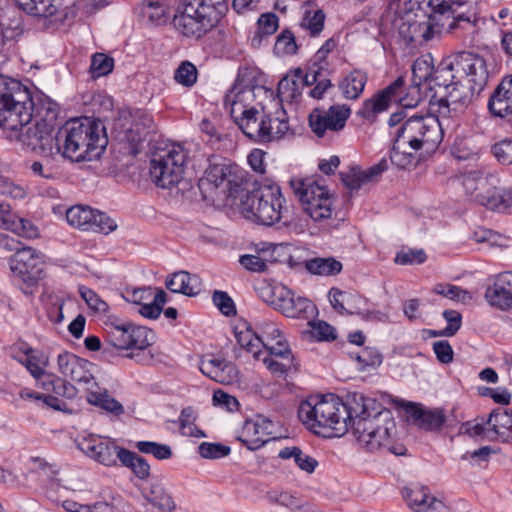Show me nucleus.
Wrapping results in <instances>:
<instances>
[{"label": "nucleus", "mask_w": 512, "mask_h": 512, "mask_svg": "<svg viewBox=\"0 0 512 512\" xmlns=\"http://www.w3.org/2000/svg\"><path fill=\"white\" fill-rule=\"evenodd\" d=\"M53 119L55 115L49 121L31 124L32 101L28 90L19 81L0 75V127L7 138L20 141L44 157L58 154Z\"/></svg>", "instance_id": "1"}, {"label": "nucleus", "mask_w": 512, "mask_h": 512, "mask_svg": "<svg viewBox=\"0 0 512 512\" xmlns=\"http://www.w3.org/2000/svg\"><path fill=\"white\" fill-rule=\"evenodd\" d=\"M59 153L74 162L98 159L106 149L108 138L99 120L72 119L56 133Z\"/></svg>", "instance_id": "2"}, {"label": "nucleus", "mask_w": 512, "mask_h": 512, "mask_svg": "<svg viewBox=\"0 0 512 512\" xmlns=\"http://www.w3.org/2000/svg\"><path fill=\"white\" fill-rule=\"evenodd\" d=\"M300 421L316 434L341 436L348 431V416L344 402L334 394L311 397L298 408Z\"/></svg>", "instance_id": "3"}, {"label": "nucleus", "mask_w": 512, "mask_h": 512, "mask_svg": "<svg viewBox=\"0 0 512 512\" xmlns=\"http://www.w3.org/2000/svg\"><path fill=\"white\" fill-rule=\"evenodd\" d=\"M228 0H181L173 18L174 27L187 37L200 38L211 30L228 10Z\"/></svg>", "instance_id": "4"}, {"label": "nucleus", "mask_w": 512, "mask_h": 512, "mask_svg": "<svg viewBox=\"0 0 512 512\" xmlns=\"http://www.w3.org/2000/svg\"><path fill=\"white\" fill-rule=\"evenodd\" d=\"M353 434L359 445L369 452L386 449L395 455L405 454L406 448L403 445H394L396 422L388 409L375 412L370 419L357 420Z\"/></svg>", "instance_id": "5"}, {"label": "nucleus", "mask_w": 512, "mask_h": 512, "mask_svg": "<svg viewBox=\"0 0 512 512\" xmlns=\"http://www.w3.org/2000/svg\"><path fill=\"white\" fill-rule=\"evenodd\" d=\"M465 195L471 201L497 212H512V188L500 185L496 174L471 171L462 176Z\"/></svg>", "instance_id": "6"}, {"label": "nucleus", "mask_w": 512, "mask_h": 512, "mask_svg": "<svg viewBox=\"0 0 512 512\" xmlns=\"http://www.w3.org/2000/svg\"><path fill=\"white\" fill-rule=\"evenodd\" d=\"M284 202L277 184H264L242 198L241 212L248 220L271 226L281 220Z\"/></svg>", "instance_id": "7"}, {"label": "nucleus", "mask_w": 512, "mask_h": 512, "mask_svg": "<svg viewBox=\"0 0 512 512\" xmlns=\"http://www.w3.org/2000/svg\"><path fill=\"white\" fill-rule=\"evenodd\" d=\"M251 94L250 89H242L235 85L225 95L224 106L239 129L249 139L259 143L266 135L262 129L268 114L245 104V99Z\"/></svg>", "instance_id": "8"}, {"label": "nucleus", "mask_w": 512, "mask_h": 512, "mask_svg": "<svg viewBox=\"0 0 512 512\" xmlns=\"http://www.w3.org/2000/svg\"><path fill=\"white\" fill-rule=\"evenodd\" d=\"M400 142L408 143L413 151H434L441 143L443 130L438 117L433 115L411 116L395 131Z\"/></svg>", "instance_id": "9"}, {"label": "nucleus", "mask_w": 512, "mask_h": 512, "mask_svg": "<svg viewBox=\"0 0 512 512\" xmlns=\"http://www.w3.org/2000/svg\"><path fill=\"white\" fill-rule=\"evenodd\" d=\"M186 152L180 145H171L155 152L150 160V176L160 188H171L183 178Z\"/></svg>", "instance_id": "10"}, {"label": "nucleus", "mask_w": 512, "mask_h": 512, "mask_svg": "<svg viewBox=\"0 0 512 512\" xmlns=\"http://www.w3.org/2000/svg\"><path fill=\"white\" fill-rule=\"evenodd\" d=\"M455 61V54L444 58L434 69L431 80L435 86L446 89L453 86V90L438 101L437 112L443 118L452 117L462 112L469 101L466 96L463 97L456 94L457 89L455 85L460 81V77L456 71Z\"/></svg>", "instance_id": "11"}, {"label": "nucleus", "mask_w": 512, "mask_h": 512, "mask_svg": "<svg viewBox=\"0 0 512 512\" xmlns=\"http://www.w3.org/2000/svg\"><path fill=\"white\" fill-rule=\"evenodd\" d=\"M108 342L118 349L144 350L152 344L153 333L143 326L112 320L106 323Z\"/></svg>", "instance_id": "12"}, {"label": "nucleus", "mask_w": 512, "mask_h": 512, "mask_svg": "<svg viewBox=\"0 0 512 512\" xmlns=\"http://www.w3.org/2000/svg\"><path fill=\"white\" fill-rule=\"evenodd\" d=\"M14 249L9 259L10 270L15 278L31 288L44 276V255L32 247Z\"/></svg>", "instance_id": "13"}, {"label": "nucleus", "mask_w": 512, "mask_h": 512, "mask_svg": "<svg viewBox=\"0 0 512 512\" xmlns=\"http://www.w3.org/2000/svg\"><path fill=\"white\" fill-rule=\"evenodd\" d=\"M270 293L272 299L269 303L288 318L310 320L317 314V308L311 300L297 295L286 286H275Z\"/></svg>", "instance_id": "14"}, {"label": "nucleus", "mask_w": 512, "mask_h": 512, "mask_svg": "<svg viewBox=\"0 0 512 512\" xmlns=\"http://www.w3.org/2000/svg\"><path fill=\"white\" fill-rule=\"evenodd\" d=\"M66 220L82 231L109 234L117 228L115 221L105 213L84 205L70 207L66 211Z\"/></svg>", "instance_id": "15"}, {"label": "nucleus", "mask_w": 512, "mask_h": 512, "mask_svg": "<svg viewBox=\"0 0 512 512\" xmlns=\"http://www.w3.org/2000/svg\"><path fill=\"white\" fill-rule=\"evenodd\" d=\"M395 25L406 44L421 45L433 37V25L422 11L406 12L395 20Z\"/></svg>", "instance_id": "16"}, {"label": "nucleus", "mask_w": 512, "mask_h": 512, "mask_svg": "<svg viewBox=\"0 0 512 512\" xmlns=\"http://www.w3.org/2000/svg\"><path fill=\"white\" fill-rule=\"evenodd\" d=\"M404 84V77L399 76L388 87L376 93L370 99L365 100L362 107L357 112L358 116L369 122H373L379 113L388 109L392 101H399L401 104L405 105L403 99L400 97L403 92Z\"/></svg>", "instance_id": "17"}, {"label": "nucleus", "mask_w": 512, "mask_h": 512, "mask_svg": "<svg viewBox=\"0 0 512 512\" xmlns=\"http://www.w3.org/2000/svg\"><path fill=\"white\" fill-rule=\"evenodd\" d=\"M427 4L435 14L451 18L447 25L449 31L475 22L474 7L465 0H427Z\"/></svg>", "instance_id": "18"}, {"label": "nucleus", "mask_w": 512, "mask_h": 512, "mask_svg": "<svg viewBox=\"0 0 512 512\" xmlns=\"http://www.w3.org/2000/svg\"><path fill=\"white\" fill-rule=\"evenodd\" d=\"M350 114L347 105H333L328 110L316 108L309 116V125L318 137H322L327 130H342Z\"/></svg>", "instance_id": "19"}, {"label": "nucleus", "mask_w": 512, "mask_h": 512, "mask_svg": "<svg viewBox=\"0 0 512 512\" xmlns=\"http://www.w3.org/2000/svg\"><path fill=\"white\" fill-rule=\"evenodd\" d=\"M456 71L460 80L467 78L471 88L481 90L488 79L486 62L483 57L473 52L461 51L455 54Z\"/></svg>", "instance_id": "20"}, {"label": "nucleus", "mask_w": 512, "mask_h": 512, "mask_svg": "<svg viewBox=\"0 0 512 512\" xmlns=\"http://www.w3.org/2000/svg\"><path fill=\"white\" fill-rule=\"evenodd\" d=\"M243 182V176L237 166L226 163L211 164L205 171V178L201 180L200 185L206 183L214 185L215 188L224 186V192L228 197H233L238 192Z\"/></svg>", "instance_id": "21"}, {"label": "nucleus", "mask_w": 512, "mask_h": 512, "mask_svg": "<svg viewBox=\"0 0 512 512\" xmlns=\"http://www.w3.org/2000/svg\"><path fill=\"white\" fill-rule=\"evenodd\" d=\"M79 447L87 456L107 467L117 465V461H120L119 452L123 449L108 437L94 435L84 438Z\"/></svg>", "instance_id": "22"}, {"label": "nucleus", "mask_w": 512, "mask_h": 512, "mask_svg": "<svg viewBox=\"0 0 512 512\" xmlns=\"http://www.w3.org/2000/svg\"><path fill=\"white\" fill-rule=\"evenodd\" d=\"M273 422L263 415H256L244 422L239 431L238 440L250 450H257L267 443L273 435Z\"/></svg>", "instance_id": "23"}, {"label": "nucleus", "mask_w": 512, "mask_h": 512, "mask_svg": "<svg viewBox=\"0 0 512 512\" xmlns=\"http://www.w3.org/2000/svg\"><path fill=\"white\" fill-rule=\"evenodd\" d=\"M59 372L66 378L80 384L89 386L95 384L92 373L93 364L70 352L60 353L57 357Z\"/></svg>", "instance_id": "24"}, {"label": "nucleus", "mask_w": 512, "mask_h": 512, "mask_svg": "<svg viewBox=\"0 0 512 512\" xmlns=\"http://www.w3.org/2000/svg\"><path fill=\"white\" fill-rule=\"evenodd\" d=\"M407 505L414 512H450L449 507L425 486L414 485L403 491Z\"/></svg>", "instance_id": "25"}, {"label": "nucleus", "mask_w": 512, "mask_h": 512, "mask_svg": "<svg viewBox=\"0 0 512 512\" xmlns=\"http://www.w3.org/2000/svg\"><path fill=\"white\" fill-rule=\"evenodd\" d=\"M484 296L492 307L502 311L512 309V272H503L494 276Z\"/></svg>", "instance_id": "26"}, {"label": "nucleus", "mask_w": 512, "mask_h": 512, "mask_svg": "<svg viewBox=\"0 0 512 512\" xmlns=\"http://www.w3.org/2000/svg\"><path fill=\"white\" fill-rule=\"evenodd\" d=\"M344 406L348 416V428L351 427L352 430L357 420L370 419L375 412H380L383 409L375 399L365 397L360 392L349 394Z\"/></svg>", "instance_id": "27"}, {"label": "nucleus", "mask_w": 512, "mask_h": 512, "mask_svg": "<svg viewBox=\"0 0 512 512\" xmlns=\"http://www.w3.org/2000/svg\"><path fill=\"white\" fill-rule=\"evenodd\" d=\"M16 5L27 14L50 18L55 21L63 22L68 15L66 8L63 7V0H14Z\"/></svg>", "instance_id": "28"}, {"label": "nucleus", "mask_w": 512, "mask_h": 512, "mask_svg": "<svg viewBox=\"0 0 512 512\" xmlns=\"http://www.w3.org/2000/svg\"><path fill=\"white\" fill-rule=\"evenodd\" d=\"M488 107L495 116L512 119V76L501 81L491 96Z\"/></svg>", "instance_id": "29"}, {"label": "nucleus", "mask_w": 512, "mask_h": 512, "mask_svg": "<svg viewBox=\"0 0 512 512\" xmlns=\"http://www.w3.org/2000/svg\"><path fill=\"white\" fill-rule=\"evenodd\" d=\"M388 168L387 161L381 160L378 164L362 170L360 168H351L349 172L342 174L344 185L351 191L359 190L363 185L374 181Z\"/></svg>", "instance_id": "30"}, {"label": "nucleus", "mask_w": 512, "mask_h": 512, "mask_svg": "<svg viewBox=\"0 0 512 512\" xmlns=\"http://www.w3.org/2000/svg\"><path fill=\"white\" fill-rule=\"evenodd\" d=\"M406 411L419 428L427 431L440 429L446 421V416L442 409H423L411 403L407 406Z\"/></svg>", "instance_id": "31"}, {"label": "nucleus", "mask_w": 512, "mask_h": 512, "mask_svg": "<svg viewBox=\"0 0 512 512\" xmlns=\"http://www.w3.org/2000/svg\"><path fill=\"white\" fill-rule=\"evenodd\" d=\"M141 494L145 500L160 510L171 511L175 508V503L161 479L152 478L142 486Z\"/></svg>", "instance_id": "32"}, {"label": "nucleus", "mask_w": 512, "mask_h": 512, "mask_svg": "<svg viewBox=\"0 0 512 512\" xmlns=\"http://www.w3.org/2000/svg\"><path fill=\"white\" fill-rule=\"evenodd\" d=\"M168 290L173 293H181L187 296H195L200 293L202 282L199 276L186 271H178L171 274L165 282Z\"/></svg>", "instance_id": "33"}, {"label": "nucleus", "mask_w": 512, "mask_h": 512, "mask_svg": "<svg viewBox=\"0 0 512 512\" xmlns=\"http://www.w3.org/2000/svg\"><path fill=\"white\" fill-rule=\"evenodd\" d=\"M203 374L219 383H231L237 377L236 367L224 359L203 360L200 367Z\"/></svg>", "instance_id": "34"}, {"label": "nucleus", "mask_w": 512, "mask_h": 512, "mask_svg": "<svg viewBox=\"0 0 512 512\" xmlns=\"http://www.w3.org/2000/svg\"><path fill=\"white\" fill-rule=\"evenodd\" d=\"M303 71L298 68L285 75L278 83L277 93L282 102L297 103L302 93Z\"/></svg>", "instance_id": "35"}, {"label": "nucleus", "mask_w": 512, "mask_h": 512, "mask_svg": "<svg viewBox=\"0 0 512 512\" xmlns=\"http://www.w3.org/2000/svg\"><path fill=\"white\" fill-rule=\"evenodd\" d=\"M266 134L259 143H268L279 140L289 131V122L285 110L277 109L273 114H268L263 126Z\"/></svg>", "instance_id": "36"}, {"label": "nucleus", "mask_w": 512, "mask_h": 512, "mask_svg": "<svg viewBox=\"0 0 512 512\" xmlns=\"http://www.w3.org/2000/svg\"><path fill=\"white\" fill-rule=\"evenodd\" d=\"M290 185L301 204L305 203L306 200H313L320 196L332 197L325 185L313 179L295 178L290 181Z\"/></svg>", "instance_id": "37"}, {"label": "nucleus", "mask_w": 512, "mask_h": 512, "mask_svg": "<svg viewBox=\"0 0 512 512\" xmlns=\"http://www.w3.org/2000/svg\"><path fill=\"white\" fill-rule=\"evenodd\" d=\"M486 424L502 442L512 441V410L497 408L487 418Z\"/></svg>", "instance_id": "38"}, {"label": "nucleus", "mask_w": 512, "mask_h": 512, "mask_svg": "<svg viewBox=\"0 0 512 512\" xmlns=\"http://www.w3.org/2000/svg\"><path fill=\"white\" fill-rule=\"evenodd\" d=\"M306 271L315 276L332 277L338 275L342 269V263L334 257H314L303 262Z\"/></svg>", "instance_id": "39"}, {"label": "nucleus", "mask_w": 512, "mask_h": 512, "mask_svg": "<svg viewBox=\"0 0 512 512\" xmlns=\"http://www.w3.org/2000/svg\"><path fill=\"white\" fill-rule=\"evenodd\" d=\"M367 80V74L359 69H355L347 74L339 83V88L344 98L350 100L358 99L364 91Z\"/></svg>", "instance_id": "40"}, {"label": "nucleus", "mask_w": 512, "mask_h": 512, "mask_svg": "<svg viewBox=\"0 0 512 512\" xmlns=\"http://www.w3.org/2000/svg\"><path fill=\"white\" fill-rule=\"evenodd\" d=\"M278 457L284 460L293 459L298 468L307 474H312L318 466V461L315 458L304 453L296 446L282 448Z\"/></svg>", "instance_id": "41"}, {"label": "nucleus", "mask_w": 512, "mask_h": 512, "mask_svg": "<svg viewBox=\"0 0 512 512\" xmlns=\"http://www.w3.org/2000/svg\"><path fill=\"white\" fill-rule=\"evenodd\" d=\"M36 381L42 389L53 392L57 396L72 398L75 395V387L55 374L44 371L40 380Z\"/></svg>", "instance_id": "42"}, {"label": "nucleus", "mask_w": 512, "mask_h": 512, "mask_svg": "<svg viewBox=\"0 0 512 512\" xmlns=\"http://www.w3.org/2000/svg\"><path fill=\"white\" fill-rule=\"evenodd\" d=\"M168 5L162 0H144L141 4V14L152 25L165 24L169 18Z\"/></svg>", "instance_id": "43"}, {"label": "nucleus", "mask_w": 512, "mask_h": 512, "mask_svg": "<svg viewBox=\"0 0 512 512\" xmlns=\"http://www.w3.org/2000/svg\"><path fill=\"white\" fill-rule=\"evenodd\" d=\"M302 207L305 213L314 221H322L332 216L333 199L332 197L320 196L313 200H306Z\"/></svg>", "instance_id": "44"}, {"label": "nucleus", "mask_w": 512, "mask_h": 512, "mask_svg": "<svg viewBox=\"0 0 512 512\" xmlns=\"http://www.w3.org/2000/svg\"><path fill=\"white\" fill-rule=\"evenodd\" d=\"M235 337L242 348L252 353L255 357H259L260 348L264 343L260 335L255 333L249 326L242 325L235 328Z\"/></svg>", "instance_id": "45"}, {"label": "nucleus", "mask_w": 512, "mask_h": 512, "mask_svg": "<svg viewBox=\"0 0 512 512\" xmlns=\"http://www.w3.org/2000/svg\"><path fill=\"white\" fill-rule=\"evenodd\" d=\"M119 453L121 464L130 468L138 478L145 479L150 475V465L143 457L127 449H121Z\"/></svg>", "instance_id": "46"}, {"label": "nucleus", "mask_w": 512, "mask_h": 512, "mask_svg": "<svg viewBox=\"0 0 512 512\" xmlns=\"http://www.w3.org/2000/svg\"><path fill=\"white\" fill-rule=\"evenodd\" d=\"M87 400L90 404L116 417H120L125 412L123 405L107 392H91L88 394Z\"/></svg>", "instance_id": "47"}, {"label": "nucleus", "mask_w": 512, "mask_h": 512, "mask_svg": "<svg viewBox=\"0 0 512 512\" xmlns=\"http://www.w3.org/2000/svg\"><path fill=\"white\" fill-rule=\"evenodd\" d=\"M197 418V410L194 409L193 407L188 406L181 410L177 422L179 424L180 431L183 435L197 438L205 437L204 432L195 425Z\"/></svg>", "instance_id": "48"}, {"label": "nucleus", "mask_w": 512, "mask_h": 512, "mask_svg": "<svg viewBox=\"0 0 512 512\" xmlns=\"http://www.w3.org/2000/svg\"><path fill=\"white\" fill-rule=\"evenodd\" d=\"M22 365L35 380H40L49 365V357L44 352L33 348Z\"/></svg>", "instance_id": "49"}, {"label": "nucleus", "mask_w": 512, "mask_h": 512, "mask_svg": "<svg viewBox=\"0 0 512 512\" xmlns=\"http://www.w3.org/2000/svg\"><path fill=\"white\" fill-rule=\"evenodd\" d=\"M352 359L358 363V369L366 371L379 367L383 361V356L375 348L364 347L360 351L350 354Z\"/></svg>", "instance_id": "50"}, {"label": "nucleus", "mask_w": 512, "mask_h": 512, "mask_svg": "<svg viewBox=\"0 0 512 512\" xmlns=\"http://www.w3.org/2000/svg\"><path fill=\"white\" fill-rule=\"evenodd\" d=\"M298 50L295 35L289 29H284L276 38L274 53L278 56L294 55Z\"/></svg>", "instance_id": "51"}, {"label": "nucleus", "mask_w": 512, "mask_h": 512, "mask_svg": "<svg viewBox=\"0 0 512 512\" xmlns=\"http://www.w3.org/2000/svg\"><path fill=\"white\" fill-rule=\"evenodd\" d=\"M325 14L322 10L306 11L300 22L301 28L308 31L311 36H317L324 28Z\"/></svg>", "instance_id": "52"}, {"label": "nucleus", "mask_w": 512, "mask_h": 512, "mask_svg": "<svg viewBox=\"0 0 512 512\" xmlns=\"http://www.w3.org/2000/svg\"><path fill=\"white\" fill-rule=\"evenodd\" d=\"M114 68V59L105 53H95L91 58L90 72L93 78L106 76Z\"/></svg>", "instance_id": "53"}, {"label": "nucleus", "mask_w": 512, "mask_h": 512, "mask_svg": "<svg viewBox=\"0 0 512 512\" xmlns=\"http://www.w3.org/2000/svg\"><path fill=\"white\" fill-rule=\"evenodd\" d=\"M433 291L450 300L460 301L462 303H468L473 299V296L469 291L452 284H437Z\"/></svg>", "instance_id": "54"}, {"label": "nucleus", "mask_w": 512, "mask_h": 512, "mask_svg": "<svg viewBox=\"0 0 512 512\" xmlns=\"http://www.w3.org/2000/svg\"><path fill=\"white\" fill-rule=\"evenodd\" d=\"M434 69L431 56L415 60L412 65V73L416 84L420 85L422 82L431 81Z\"/></svg>", "instance_id": "55"}, {"label": "nucleus", "mask_w": 512, "mask_h": 512, "mask_svg": "<svg viewBox=\"0 0 512 512\" xmlns=\"http://www.w3.org/2000/svg\"><path fill=\"white\" fill-rule=\"evenodd\" d=\"M408 143L400 142V137L395 135V140L390 153V159L393 164L400 168H405L413 161L412 152L407 151Z\"/></svg>", "instance_id": "56"}, {"label": "nucleus", "mask_w": 512, "mask_h": 512, "mask_svg": "<svg viewBox=\"0 0 512 512\" xmlns=\"http://www.w3.org/2000/svg\"><path fill=\"white\" fill-rule=\"evenodd\" d=\"M278 505L288 508L291 512H315L314 507L303 502L287 492H281L273 498Z\"/></svg>", "instance_id": "57"}, {"label": "nucleus", "mask_w": 512, "mask_h": 512, "mask_svg": "<svg viewBox=\"0 0 512 512\" xmlns=\"http://www.w3.org/2000/svg\"><path fill=\"white\" fill-rule=\"evenodd\" d=\"M135 447L139 452L144 454H152L158 460L169 459L172 456L170 446L152 441H138Z\"/></svg>", "instance_id": "58"}, {"label": "nucleus", "mask_w": 512, "mask_h": 512, "mask_svg": "<svg viewBox=\"0 0 512 512\" xmlns=\"http://www.w3.org/2000/svg\"><path fill=\"white\" fill-rule=\"evenodd\" d=\"M262 361L266 368L273 374L284 375L287 372L296 369L294 358H278L276 356L265 355Z\"/></svg>", "instance_id": "59"}, {"label": "nucleus", "mask_w": 512, "mask_h": 512, "mask_svg": "<svg viewBox=\"0 0 512 512\" xmlns=\"http://www.w3.org/2000/svg\"><path fill=\"white\" fill-rule=\"evenodd\" d=\"M197 75L195 65L189 61H183L176 69L174 79L183 86L191 87L196 83Z\"/></svg>", "instance_id": "60"}, {"label": "nucleus", "mask_w": 512, "mask_h": 512, "mask_svg": "<svg viewBox=\"0 0 512 512\" xmlns=\"http://www.w3.org/2000/svg\"><path fill=\"white\" fill-rule=\"evenodd\" d=\"M78 291L89 309L96 313H106L108 311V304L95 291L86 286H80Z\"/></svg>", "instance_id": "61"}, {"label": "nucleus", "mask_w": 512, "mask_h": 512, "mask_svg": "<svg viewBox=\"0 0 512 512\" xmlns=\"http://www.w3.org/2000/svg\"><path fill=\"white\" fill-rule=\"evenodd\" d=\"M145 137L146 135L140 131V128L135 130V128L129 126L125 130L121 141L127 146L126 149L128 153L135 156L141 150V145L145 140Z\"/></svg>", "instance_id": "62"}, {"label": "nucleus", "mask_w": 512, "mask_h": 512, "mask_svg": "<svg viewBox=\"0 0 512 512\" xmlns=\"http://www.w3.org/2000/svg\"><path fill=\"white\" fill-rule=\"evenodd\" d=\"M451 153L458 160H473L479 154L476 146L467 140H456L451 148Z\"/></svg>", "instance_id": "63"}, {"label": "nucleus", "mask_w": 512, "mask_h": 512, "mask_svg": "<svg viewBox=\"0 0 512 512\" xmlns=\"http://www.w3.org/2000/svg\"><path fill=\"white\" fill-rule=\"evenodd\" d=\"M309 326L311 327V334L314 338L319 341H330L336 339V330L333 326L328 324L325 321H312V319L307 320Z\"/></svg>", "instance_id": "64"}]
</instances>
